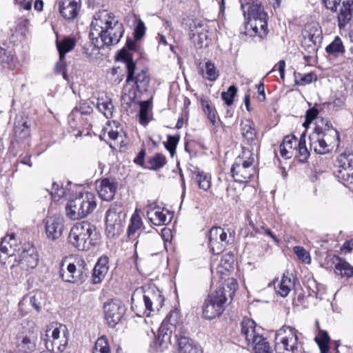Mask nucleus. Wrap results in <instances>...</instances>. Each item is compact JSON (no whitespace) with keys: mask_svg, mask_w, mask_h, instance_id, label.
I'll return each mask as SVG.
<instances>
[{"mask_svg":"<svg viewBox=\"0 0 353 353\" xmlns=\"http://www.w3.org/2000/svg\"><path fill=\"white\" fill-rule=\"evenodd\" d=\"M124 33V27L115 15L106 10L94 14L90 24V38L97 48L115 45Z\"/></svg>","mask_w":353,"mask_h":353,"instance_id":"nucleus-1","label":"nucleus"},{"mask_svg":"<svg viewBox=\"0 0 353 353\" xmlns=\"http://www.w3.org/2000/svg\"><path fill=\"white\" fill-rule=\"evenodd\" d=\"M310 150L316 154H325L339 145V132L332 126L327 119L316 121V127L309 136Z\"/></svg>","mask_w":353,"mask_h":353,"instance_id":"nucleus-2","label":"nucleus"},{"mask_svg":"<svg viewBox=\"0 0 353 353\" xmlns=\"http://www.w3.org/2000/svg\"><path fill=\"white\" fill-rule=\"evenodd\" d=\"M95 226L88 221L77 223L70 229L68 241L79 250H88L95 244Z\"/></svg>","mask_w":353,"mask_h":353,"instance_id":"nucleus-3","label":"nucleus"},{"mask_svg":"<svg viewBox=\"0 0 353 353\" xmlns=\"http://www.w3.org/2000/svg\"><path fill=\"white\" fill-rule=\"evenodd\" d=\"M139 292H134L131 298L132 309L139 316H149L151 312L159 311L164 303V297L161 292L157 288H152L145 291L143 294V303L139 304L135 297Z\"/></svg>","mask_w":353,"mask_h":353,"instance_id":"nucleus-4","label":"nucleus"},{"mask_svg":"<svg viewBox=\"0 0 353 353\" xmlns=\"http://www.w3.org/2000/svg\"><path fill=\"white\" fill-rule=\"evenodd\" d=\"M254 161L253 149L243 147L242 154L235 159L231 168L232 177L236 182L243 183L250 181L256 173Z\"/></svg>","mask_w":353,"mask_h":353,"instance_id":"nucleus-5","label":"nucleus"},{"mask_svg":"<svg viewBox=\"0 0 353 353\" xmlns=\"http://www.w3.org/2000/svg\"><path fill=\"white\" fill-rule=\"evenodd\" d=\"M96 206L95 195L85 192L68 201L65 206V214L71 220H78L90 214Z\"/></svg>","mask_w":353,"mask_h":353,"instance_id":"nucleus-6","label":"nucleus"},{"mask_svg":"<svg viewBox=\"0 0 353 353\" xmlns=\"http://www.w3.org/2000/svg\"><path fill=\"white\" fill-rule=\"evenodd\" d=\"M89 273L90 268L86 261L81 258L69 263L65 260L60 265L59 276L67 283L81 284L87 279Z\"/></svg>","mask_w":353,"mask_h":353,"instance_id":"nucleus-7","label":"nucleus"},{"mask_svg":"<svg viewBox=\"0 0 353 353\" xmlns=\"http://www.w3.org/2000/svg\"><path fill=\"white\" fill-rule=\"evenodd\" d=\"M279 148L281 156L285 159L294 156L299 161L305 162L310 156L309 150L306 146L305 132L301 134L299 140L293 134L284 137Z\"/></svg>","mask_w":353,"mask_h":353,"instance_id":"nucleus-8","label":"nucleus"},{"mask_svg":"<svg viewBox=\"0 0 353 353\" xmlns=\"http://www.w3.org/2000/svg\"><path fill=\"white\" fill-rule=\"evenodd\" d=\"M9 259L10 263L14 259L10 265L12 273H14L16 276L23 277L27 276L30 270L37 266L39 256L35 248L29 247L20 253L18 259L10 256Z\"/></svg>","mask_w":353,"mask_h":353,"instance_id":"nucleus-9","label":"nucleus"},{"mask_svg":"<svg viewBox=\"0 0 353 353\" xmlns=\"http://www.w3.org/2000/svg\"><path fill=\"white\" fill-rule=\"evenodd\" d=\"M227 302L223 288L212 291L203 305V316L206 319H213L219 316L225 310Z\"/></svg>","mask_w":353,"mask_h":353,"instance_id":"nucleus-10","label":"nucleus"},{"mask_svg":"<svg viewBox=\"0 0 353 353\" xmlns=\"http://www.w3.org/2000/svg\"><path fill=\"white\" fill-rule=\"evenodd\" d=\"M298 331L290 326L284 325L276 334L275 350L277 353L298 352Z\"/></svg>","mask_w":353,"mask_h":353,"instance_id":"nucleus-11","label":"nucleus"},{"mask_svg":"<svg viewBox=\"0 0 353 353\" xmlns=\"http://www.w3.org/2000/svg\"><path fill=\"white\" fill-rule=\"evenodd\" d=\"M69 332L65 325L62 324H51L46 330V336L52 337V341L46 340L48 350L54 351L55 348L63 352L68 341Z\"/></svg>","mask_w":353,"mask_h":353,"instance_id":"nucleus-12","label":"nucleus"},{"mask_svg":"<svg viewBox=\"0 0 353 353\" xmlns=\"http://www.w3.org/2000/svg\"><path fill=\"white\" fill-rule=\"evenodd\" d=\"M124 59L127 68L126 83L132 82L136 85L138 91L140 92H146L150 83V77L147 70H141V72L135 74L136 64L132 59L128 55H125Z\"/></svg>","mask_w":353,"mask_h":353,"instance_id":"nucleus-13","label":"nucleus"},{"mask_svg":"<svg viewBox=\"0 0 353 353\" xmlns=\"http://www.w3.org/2000/svg\"><path fill=\"white\" fill-rule=\"evenodd\" d=\"M335 166L334 173L338 179L344 184H353V154H340Z\"/></svg>","mask_w":353,"mask_h":353,"instance_id":"nucleus-14","label":"nucleus"},{"mask_svg":"<svg viewBox=\"0 0 353 353\" xmlns=\"http://www.w3.org/2000/svg\"><path fill=\"white\" fill-rule=\"evenodd\" d=\"M241 336L244 337L248 346L250 347L263 341L264 337L262 335L261 327L257 326L252 319L244 318L241 321Z\"/></svg>","mask_w":353,"mask_h":353,"instance_id":"nucleus-15","label":"nucleus"},{"mask_svg":"<svg viewBox=\"0 0 353 353\" xmlns=\"http://www.w3.org/2000/svg\"><path fill=\"white\" fill-rule=\"evenodd\" d=\"M121 207L117 203L111 205L106 212V231L109 236H114L121 229Z\"/></svg>","mask_w":353,"mask_h":353,"instance_id":"nucleus-16","label":"nucleus"},{"mask_svg":"<svg viewBox=\"0 0 353 353\" xmlns=\"http://www.w3.org/2000/svg\"><path fill=\"white\" fill-rule=\"evenodd\" d=\"M209 246L211 251L216 254L221 253L229 243L227 233L221 227H214L209 232Z\"/></svg>","mask_w":353,"mask_h":353,"instance_id":"nucleus-17","label":"nucleus"},{"mask_svg":"<svg viewBox=\"0 0 353 353\" xmlns=\"http://www.w3.org/2000/svg\"><path fill=\"white\" fill-rule=\"evenodd\" d=\"M30 330L26 334L18 337L17 347L24 353H30L36 349L38 330L34 322H30Z\"/></svg>","mask_w":353,"mask_h":353,"instance_id":"nucleus-18","label":"nucleus"},{"mask_svg":"<svg viewBox=\"0 0 353 353\" xmlns=\"http://www.w3.org/2000/svg\"><path fill=\"white\" fill-rule=\"evenodd\" d=\"M105 319L110 327H114L121 320L124 313V307L121 302L112 300L107 302L103 306Z\"/></svg>","mask_w":353,"mask_h":353,"instance_id":"nucleus-19","label":"nucleus"},{"mask_svg":"<svg viewBox=\"0 0 353 353\" xmlns=\"http://www.w3.org/2000/svg\"><path fill=\"white\" fill-rule=\"evenodd\" d=\"M45 228L46 234L48 239L55 241L59 239L64 229L63 218L57 215L47 217Z\"/></svg>","mask_w":353,"mask_h":353,"instance_id":"nucleus-20","label":"nucleus"},{"mask_svg":"<svg viewBox=\"0 0 353 353\" xmlns=\"http://www.w3.org/2000/svg\"><path fill=\"white\" fill-rule=\"evenodd\" d=\"M241 133L243 138L244 144L250 146L251 148H249L250 150H254V147L257 150L259 139L254 128V123L252 120L245 119L241 121Z\"/></svg>","mask_w":353,"mask_h":353,"instance_id":"nucleus-21","label":"nucleus"},{"mask_svg":"<svg viewBox=\"0 0 353 353\" xmlns=\"http://www.w3.org/2000/svg\"><path fill=\"white\" fill-rule=\"evenodd\" d=\"M58 10L60 14L66 20L74 19L80 8V0H58Z\"/></svg>","mask_w":353,"mask_h":353,"instance_id":"nucleus-22","label":"nucleus"},{"mask_svg":"<svg viewBox=\"0 0 353 353\" xmlns=\"http://www.w3.org/2000/svg\"><path fill=\"white\" fill-rule=\"evenodd\" d=\"M241 9L245 17L248 19L260 17L262 14H267L259 0H239Z\"/></svg>","mask_w":353,"mask_h":353,"instance_id":"nucleus-23","label":"nucleus"},{"mask_svg":"<svg viewBox=\"0 0 353 353\" xmlns=\"http://www.w3.org/2000/svg\"><path fill=\"white\" fill-rule=\"evenodd\" d=\"M117 184L113 180L109 179H102L97 185L99 196L104 201L112 200L117 192Z\"/></svg>","mask_w":353,"mask_h":353,"instance_id":"nucleus-24","label":"nucleus"},{"mask_svg":"<svg viewBox=\"0 0 353 353\" xmlns=\"http://www.w3.org/2000/svg\"><path fill=\"white\" fill-rule=\"evenodd\" d=\"M198 28H201V31L199 32V34L192 39L195 45L198 48H203V46H208V28L206 24L203 23L201 21L194 20L190 23L189 26V30L190 31H197Z\"/></svg>","mask_w":353,"mask_h":353,"instance_id":"nucleus-25","label":"nucleus"},{"mask_svg":"<svg viewBox=\"0 0 353 353\" xmlns=\"http://www.w3.org/2000/svg\"><path fill=\"white\" fill-rule=\"evenodd\" d=\"M179 353H202L200 345L189 337L176 334Z\"/></svg>","mask_w":353,"mask_h":353,"instance_id":"nucleus-26","label":"nucleus"},{"mask_svg":"<svg viewBox=\"0 0 353 353\" xmlns=\"http://www.w3.org/2000/svg\"><path fill=\"white\" fill-rule=\"evenodd\" d=\"M147 216L150 222L157 226L167 225L172 220V215L169 211L160 208H155L148 211Z\"/></svg>","mask_w":353,"mask_h":353,"instance_id":"nucleus-27","label":"nucleus"},{"mask_svg":"<svg viewBox=\"0 0 353 353\" xmlns=\"http://www.w3.org/2000/svg\"><path fill=\"white\" fill-rule=\"evenodd\" d=\"M174 313H171L169 316H167L166 319L163 321L161 326L159 328L158 336L156 337L154 345L155 348L159 351H163L164 350L168 347V344L170 341V336L168 334L167 331H165V326L167 323V321H170V323L172 325L174 322H172V317Z\"/></svg>","mask_w":353,"mask_h":353,"instance_id":"nucleus-28","label":"nucleus"},{"mask_svg":"<svg viewBox=\"0 0 353 353\" xmlns=\"http://www.w3.org/2000/svg\"><path fill=\"white\" fill-rule=\"evenodd\" d=\"M268 15L262 14L260 17L248 19V25L256 35L263 38L268 34Z\"/></svg>","mask_w":353,"mask_h":353,"instance_id":"nucleus-29","label":"nucleus"},{"mask_svg":"<svg viewBox=\"0 0 353 353\" xmlns=\"http://www.w3.org/2000/svg\"><path fill=\"white\" fill-rule=\"evenodd\" d=\"M353 15V1H346L343 2V5L338 14V23L340 29L345 26L351 20Z\"/></svg>","mask_w":353,"mask_h":353,"instance_id":"nucleus-30","label":"nucleus"},{"mask_svg":"<svg viewBox=\"0 0 353 353\" xmlns=\"http://www.w3.org/2000/svg\"><path fill=\"white\" fill-rule=\"evenodd\" d=\"M108 259L107 257H101L93 268L92 276V283L98 284L101 283L105 278L108 271Z\"/></svg>","mask_w":353,"mask_h":353,"instance_id":"nucleus-31","label":"nucleus"},{"mask_svg":"<svg viewBox=\"0 0 353 353\" xmlns=\"http://www.w3.org/2000/svg\"><path fill=\"white\" fill-rule=\"evenodd\" d=\"M276 292L282 297L287 296L294 287V282L288 275L283 274L277 284L274 283Z\"/></svg>","mask_w":353,"mask_h":353,"instance_id":"nucleus-32","label":"nucleus"},{"mask_svg":"<svg viewBox=\"0 0 353 353\" xmlns=\"http://www.w3.org/2000/svg\"><path fill=\"white\" fill-rule=\"evenodd\" d=\"M334 272L342 277L350 278L353 276V266L345 260L336 256Z\"/></svg>","mask_w":353,"mask_h":353,"instance_id":"nucleus-33","label":"nucleus"},{"mask_svg":"<svg viewBox=\"0 0 353 353\" xmlns=\"http://www.w3.org/2000/svg\"><path fill=\"white\" fill-rule=\"evenodd\" d=\"M303 37L316 40L318 42L322 41V30L317 23L307 24L303 32Z\"/></svg>","mask_w":353,"mask_h":353,"instance_id":"nucleus-34","label":"nucleus"},{"mask_svg":"<svg viewBox=\"0 0 353 353\" xmlns=\"http://www.w3.org/2000/svg\"><path fill=\"white\" fill-rule=\"evenodd\" d=\"M97 109L107 118H112L114 112V105L112 100L108 97L97 99L96 102Z\"/></svg>","mask_w":353,"mask_h":353,"instance_id":"nucleus-35","label":"nucleus"},{"mask_svg":"<svg viewBox=\"0 0 353 353\" xmlns=\"http://www.w3.org/2000/svg\"><path fill=\"white\" fill-rule=\"evenodd\" d=\"M199 74L203 78L210 81L216 80L219 77V71L216 69L214 63L210 61L205 62V65L201 67Z\"/></svg>","mask_w":353,"mask_h":353,"instance_id":"nucleus-36","label":"nucleus"},{"mask_svg":"<svg viewBox=\"0 0 353 353\" xmlns=\"http://www.w3.org/2000/svg\"><path fill=\"white\" fill-rule=\"evenodd\" d=\"M315 342L319 345L321 353H328L329 343L330 341V336L326 331L319 330L318 334L314 338Z\"/></svg>","mask_w":353,"mask_h":353,"instance_id":"nucleus-37","label":"nucleus"},{"mask_svg":"<svg viewBox=\"0 0 353 353\" xmlns=\"http://www.w3.org/2000/svg\"><path fill=\"white\" fill-rule=\"evenodd\" d=\"M56 43L59 57H61V59H64L65 54L74 48L76 42L73 39L66 38L61 41L57 40Z\"/></svg>","mask_w":353,"mask_h":353,"instance_id":"nucleus-38","label":"nucleus"},{"mask_svg":"<svg viewBox=\"0 0 353 353\" xmlns=\"http://www.w3.org/2000/svg\"><path fill=\"white\" fill-rule=\"evenodd\" d=\"M317 79L314 73L310 72L307 74H302L300 72H294V79L296 84L299 85H305L316 81Z\"/></svg>","mask_w":353,"mask_h":353,"instance_id":"nucleus-39","label":"nucleus"},{"mask_svg":"<svg viewBox=\"0 0 353 353\" xmlns=\"http://www.w3.org/2000/svg\"><path fill=\"white\" fill-rule=\"evenodd\" d=\"M196 181L201 189L207 191L211 187V175L204 172L196 174Z\"/></svg>","mask_w":353,"mask_h":353,"instance_id":"nucleus-40","label":"nucleus"},{"mask_svg":"<svg viewBox=\"0 0 353 353\" xmlns=\"http://www.w3.org/2000/svg\"><path fill=\"white\" fill-rule=\"evenodd\" d=\"M92 353H110V346L105 336H102L97 340Z\"/></svg>","mask_w":353,"mask_h":353,"instance_id":"nucleus-41","label":"nucleus"},{"mask_svg":"<svg viewBox=\"0 0 353 353\" xmlns=\"http://www.w3.org/2000/svg\"><path fill=\"white\" fill-rule=\"evenodd\" d=\"M325 50L328 54H336L344 52L345 48L341 39L336 37L334 40L326 47Z\"/></svg>","mask_w":353,"mask_h":353,"instance_id":"nucleus-42","label":"nucleus"},{"mask_svg":"<svg viewBox=\"0 0 353 353\" xmlns=\"http://www.w3.org/2000/svg\"><path fill=\"white\" fill-rule=\"evenodd\" d=\"M203 111L207 115L210 122L214 125L217 126L218 122L216 121V112L215 108L208 103V101H202Z\"/></svg>","mask_w":353,"mask_h":353,"instance_id":"nucleus-43","label":"nucleus"},{"mask_svg":"<svg viewBox=\"0 0 353 353\" xmlns=\"http://www.w3.org/2000/svg\"><path fill=\"white\" fill-rule=\"evenodd\" d=\"M166 163V159L164 155L160 153L156 154L149 160L150 169L159 170Z\"/></svg>","mask_w":353,"mask_h":353,"instance_id":"nucleus-44","label":"nucleus"},{"mask_svg":"<svg viewBox=\"0 0 353 353\" xmlns=\"http://www.w3.org/2000/svg\"><path fill=\"white\" fill-rule=\"evenodd\" d=\"M150 109V103L148 101L141 102L139 113V122L143 125H146L149 123L148 117Z\"/></svg>","mask_w":353,"mask_h":353,"instance_id":"nucleus-45","label":"nucleus"},{"mask_svg":"<svg viewBox=\"0 0 353 353\" xmlns=\"http://www.w3.org/2000/svg\"><path fill=\"white\" fill-rule=\"evenodd\" d=\"M321 42H318L316 40H312L310 39L303 38L302 46L310 54H314L317 52L319 48L321 46Z\"/></svg>","mask_w":353,"mask_h":353,"instance_id":"nucleus-46","label":"nucleus"},{"mask_svg":"<svg viewBox=\"0 0 353 353\" xmlns=\"http://www.w3.org/2000/svg\"><path fill=\"white\" fill-rule=\"evenodd\" d=\"M142 225L141 219L137 213H134L130 219V224L128 227V235L134 234Z\"/></svg>","mask_w":353,"mask_h":353,"instance_id":"nucleus-47","label":"nucleus"},{"mask_svg":"<svg viewBox=\"0 0 353 353\" xmlns=\"http://www.w3.org/2000/svg\"><path fill=\"white\" fill-rule=\"evenodd\" d=\"M180 137L179 135L176 136H171L169 135L168 137V140L166 143H165V147L167 149V150L170 153V155L173 157L175 154V150L176 148V145L179 143Z\"/></svg>","mask_w":353,"mask_h":353,"instance_id":"nucleus-48","label":"nucleus"},{"mask_svg":"<svg viewBox=\"0 0 353 353\" xmlns=\"http://www.w3.org/2000/svg\"><path fill=\"white\" fill-rule=\"evenodd\" d=\"M293 250L299 259L302 262L306 264H310L311 263V257L309 252H307L303 247L294 246Z\"/></svg>","mask_w":353,"mask_h":353,"instance_id":"nucleus-49","label":"nucleus"},{"mask_svg":"<svg viewBox=\"0 0 353 353\" xmlns=\"http://www.w3.org/2000/svg\"><path fill=\"white\" fill-rule=\"evenodd\" d=\"M237 92V88L234 85H231L229 87L227 92H223L221 94L222 99L225 101V103L228 105H230L232 104L234 101V97Z\"/></svg>","mask_w":353,"mask_h":353,"instance_id":"nucleus-50","label":"nucleus"},{"mask_svg":"<svg viewBox=\"0 0 353 353\" xmlns=\"http://www.w3.org/2000/svg\"><path fill=\"white\" fill-rule=\"evenodd\" d=\"M30 304L37 312H40L43 303V294L41 292H37L32 296L29 300Z\"/></svg>","mask_w":353,"mask_h":353,"instance_id":"nucleus-51","label":"nucleus"},{"mask_svg":"<svg viewBox=\"0 0 353 353\" xmlns=\"http://www.w3.org/2000/svg\"><path fill=\"white\" fill-rule=\"evenodd\" d=\"M92 112V108L90 105V104L88 102H81L77 106L72 112V116L75 114L76 113L79 112L81 114H89Z\"/></svg>","mask_w":353,"mask_h":353,"instance_id":"nucleus-52","label":"nucleus"},{"mask_svg":"<svg viewBox=\"0 0 353 353\" xmlns=\"http://www.w3.org/2000/svg\"><path fill=\"white\" fill-rule=\"evenodd\" d=\"M253 348L254 353H266L270 350L269 344L264 338L263 341L251 346Z\"/></svg>","mask_w":353,"mask_h":353,"instance_id":"nucleus-53","label":"nucleus"},{"mask_svg":"<svg viewBox=\"0 0 353 353\" xmlns=\"http://www.w3.org/2000/svg\"><path fill=\"white\" fill-rule=\"evenodd\" d=\"M12 61L11 52L5 50L0 46V64H9Z\"/></svg>","mask_w":353,"mask_h":353,"instance_id":"nucleus-54","label":"nucleus"},{"mask_svg":"<svg viewBox=\"0 0 353 353\" xmlns=\"http://www.w3.org/2000/svg\"><path fill=\"white\" fill-rule=\"evenodd\" d=\"M318 114H319L318 109H316L315 108L309 109L306 112L305 121L303 123V125L305 127H307V125H309L314 119H315L317 117Z\"/></svg>","mask_w":353,"mask_h":353,"instance_id":"nucleus-55","label":"nucleus"},{"mask_svg":"<svg viewBox=\"0 0 353 353\" xmlns=\"http://www.w3.org/2000/svg\"><path fill=\"white\" fill-rule=\"evenodd\" d=\"M145 27L143 22L141 20L137 23L134 30V38L136 40L140 39L145 34Z\"/></svg>","mask_w":353,"mask_h":353,"instance_id":"nucleus-56","label":"nucleus"},{"mask_svg":"<svg viewBox=\"0 0 353 353\" xmlns=\"http://www.w3.org/2000/svg\"><path fill=\"white\" fill-rule=\"evenodd\" d=\"M325 8L335 12L337 10V6L341 2V0H323Z\"/></svg>","mask_w":353,"mask_h":353,"instance_id":"nucleus-57","label":"nucleus"},{"mask_svg":"<svg viewBox=\"0 0 353 353\" xmlns=\"http://www.w3.org/2000/svg\"><path fill=\"white\" fill-rule=\"evenodd\" d=\"M250 225L252 227V228L254 230H255V231L256 232H260V230H264L265 233L267 234L268 235H269L272 239H274V241L278 242L279 240L277 239V238L276 237V236L268 228H265L263 226H261L260 228V229L259 228H255L254 224L252 223V222H250Z\"/></svg>","mask_w":353,"mask_h":353,"instance_id":"nucleus-58","label":"nucleus"},{"mask_svg":"<svg viewBox=\"0 0 353 353\" xmlns=\"http://www.w3.org/2000/svg\"><path fill=\"white\" fill-rule=\"evenodd\" d=\"M258 90V99L260 101H263L265 99V88L263 83L261 82L259 85H256Z\"/></svg>","mask_w":353,"mask_h":353,"instance_id":"nucleus-59","label":"nucleus"},{"mask_svg":"<svg viewBox=\"0 0 353 353\" xmlns=\"http://www.w3.org/2000/svg\"><path fill=\"white\" fill-rule=\"evenodd\" d=\"M145 156V150H141L137 157L134 159V162L138 165H142L144 162V158Z\"/></svg>","mask_w":353,"mask_h":353,"instance_id":"nucleus-60","label":"nucleus"},{"mask_svg":"<svg viewBox=\"0 0 353 353\" xmlns=\"http://www.w3.org/2000/svg\"><path fill=\"white\" fill-rule=\"evenodd\" d=\"M51 194L54 199H59L65 195V191L63 188H59L57 187V189L54 192H52Z\"/></svg>","mask_w":353,"mask_h":353,"instance_id":"nucleus-61","label":"nucleus"},{"mask_svg":"<svg viewBox=\"0 0 353 353\" xmlns=\"http://www.w3.org/2000/svg\"><path fill=\"white\" fill-rule=\"evenodd\" d=\"M65 67V58L61 59L59 57V61L57 63L55 70L57 72H63Z\"/></svg>","mask_w":353,"mask_h":353,"instance_id":"nucleus-62","label":"nucleus"},{"mask_svg":"<svg viewBox=\"0 0 353 353\" xmlns=\"http://www.w3.org/2000/svg\"><path fill=\"white\" fill-rule=\"evenodd\" d=\"M278 68L280 73V76L281 79H284L285 76V62L283 60L279 61L278 63Z\"/></svg>","mask_w":353,"mask_h":353,"instance_id":"nucleus-63","label":"nucleus"},{"mask_svg":"<svg viewBox=\"0 0 353 353\" xmlns=\"http://www.w3.org/2000/svg\"><path fill=\"white\" fill-rule=\"evenodd\" d=\"M353 249V239L350 241H347L343 245L341 250H347L348 252H350Z\"/></svg>","mask_w":353,"mask_h":353,"instance_id":"nucleus-64","label":"nucleus"}]
</instances>
